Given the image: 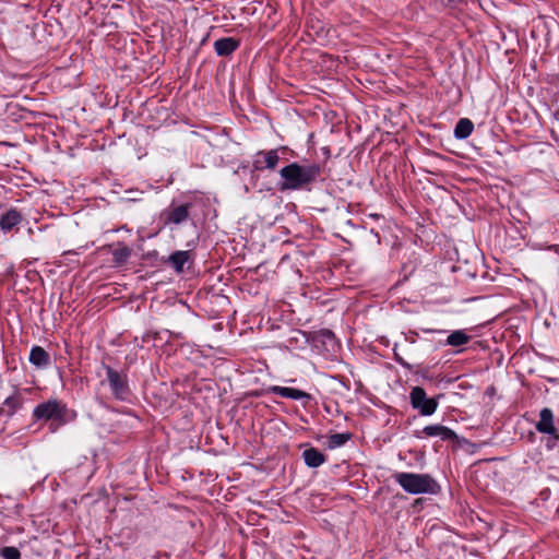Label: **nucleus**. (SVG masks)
<instances>
[{"instance_id":"obj_7","label":"nucleus","mask_w":559,"mask_h":559,"mask_svg":"<svg viewBox=\"0 0 559 559\" xmlns=\"http://www.w3.org/2000/svg\"><path fill=\"white\" fill-rule=\"evenodd\" d=\"M278 162V150L259 151L253 156L252 168L257 171L274 170Z\"/></svg>"},{"instance_id":"obj_16","label":"nucleus","mask_w":559,"mask_h":559,"mask_svg":"<svg viewBox=\"0 0 559 559\" xmlns=\"http://www.w3.org/2000/svg\"><path fill=\"white\" fill-rule=\"evenodd\" d=\"M305 464L308 467H319L325 462V455L316 448L307 449L302 452Z\"/></svg>"},{"instance_id":"obj_5","label":"nucleus","mask_w":559,"mask_h":559,"mask_svg":"<svg viewBox=\"0 0 559 559\" xmlns=\"http://www.w3.org/2000/svg\"><path fill=\"white\" fill-rule=\"evenodd\" d=\"M112 396L118 401H128L131 394L127 376L110 366H104Z\"/></svg>"},{"instance_id":"obj_21","label":"nucleus","mask_w":559,"mask_h":559,"mask_svg":"<svg viewBox=\"0 0 559 559\" xmlns=\"http://www.w3.org/2000/svg\"><path fill=\"white\" fill-rule=\"evenodd\" d=\"M350 438L352 435L349 432L333 433L329 437L328 445L330 449H336L344 445Z\"/></svg>"},{"instance_id":"obj_20","label":"nucleus","mask_w":559,"mask_h":559,"mask_svg":"<svg viewBox=\"0 0 559 559\" xmlns=\"http://www.w3.org/2000/svg\"><path fill=\"white\" fill-rule=\"evenodd\" d=\"M130 255L131 249L123 243H118V247L112 250L114 262L120 265L126 263Z\"/></svg>"},{"instance_id":"obj_13","label":"nucleus","mask_w":559,"mask_h":559,"mask_svg":"<svg viewBox=\"0 0 559 559\" xmlns=\"http://www.w3.org/2000/svg\"><path fill=\"white\" fill-rule=\"evenodd\" d=\"M427 437H440L442 440L456 441L457 435L449 427L442 425H429L423 429Z\"/></svg>"},{"instance_id":"obj_12","label":"nucleus","mask_w":559,"mask_h":559,"mask_svg":"<svg viewBox=\"0 0 559 559\" xmlns=\"http://www.w3.org/2000/svg\"><path fill=\"white\" fill-rule=\"evenodd\" d=\"M29 362L38 369H46L51 365L50 355L41 346L35 345L29 352Z\"/></svg>"},{"instance_id":"obj_25","label":"nucleus","mask_w":559,"mask_h":559,"mask_svg":"<svg viewBox=\"0 0 559 559\" xmlns=\"http://www.w3.org/2000/svg\"><path fill=\"white\" fill-rule=\"evenodd\" d=\"M177 313L189 316L190 307L186 301L177 299Z\"/></svg>"},{"instance_id":"obj_18","label":"nucleus","mask_w":559,"mask_h":559,"mask_svg":"<svg viewBox=\"0 0 559 559\" xmlns=\"http://www.w3.org/2000/svg\"><path fill=\"white\" fill-rule=\"evenodd\" d=\"M471 341V336L464 330H455L451 332L444 344L452 347H460L467 344Z\"/></svg>"},{"instance_id":"obj_2","label":"nucleus","mask_w":559,"mask_h":559,"mask_svg":"<svg viewBox=\"0 0 559 559\" xmlns=\"http://www.w3.org/2000/svg\"><path fill=\"white\" fill-rule=\"evenodd\" d=\"M321 173L318 163H297L294 162L280 170L283 179L281 190H301L313 183Z\"/></svg>"},{"instance_id":"obj_23","label":"nucleus","mask_w":559,"mask_h":559,"mask_svg":"<svg viewBox=\"0 0 559 559\" xmlns=\"http://www.w3.org/2000/svg\"><path fill=\"white\" fill-rule=\"evenodd\" d=\"M160 221L164 225L175 223V200H173L169 206L160 214Z\"/></svg>"},{"instance_id":"obj_28","label":"nucleus","mask_w":559,"mask_h":559,"mask_svg":"<svg viewBox=\"0 0 559 559\" xmlns=\"http://www.w3.org/2000/svg\"><path fill=\"white\" fill-rule=\"evenodd\" d=\"M424 333H445L444 330L421 329Z\"/></svg>"},{"instance_id":"obj_19","label":"nucleus","mask_w":559,"mask_h":559,"mask_svg":"<svg viewBox=\"0 0 559 559\" xmlns=\"http://www.w3.org/2000/svg\"><path fill=\"white\" fill-rule=\"evenodd\" d=\"M318 340L326 347L328 350L335 352L338 347L334 333L328 329L319 331Z\"/></svg>"},{"instance_id":"obj_6","label":"nucleus","mask_w":559,"mask_h":559,"mask_svg":"<svg viewBox=\"0 0 559 559\" xmlns=\"http://www.w3.org/2000/svg\"><path fill=\"white\" fill-rule=\"evenodd\" d=\"M409 403L421 416L433 415L439 406V401L436 397H428L421 386H414L411 390Z\"/></svg>"},{"instance_id":"obj_8","label":"nucleus","mask_w":559,"mask_h":559,"mask_svg":"<svg viewBox=\"0 0 559 559\" xmlns=\"http://www.w3.org/2000/svg\"><path fill=\"white\" fill-rule=\"evenodd\" d=\"M535 428L538 432L552 436L555 440H559V431L555 427L554 413L550 408L545 407L539 412V420L536 423Z\"/></svg>"},{"instance_id":"obj_9","label":"nucleus","mask_w":559,"mask_h":559,"mask_svg":"<svg viewBox=\"0 0 559 559\" xmlns=\"http://www.w3.org/2000/svg\"><path fill=\"white\" fill-rule=\"evenodd\" d=\"M24 221V216L15 207H11L0 215V229L4 233L17 231L20 224Z\"/></svg>"},{"instance_id":"obj_17","label":"nucleus","mask_w":559,"mask_h":559,"mask_svg":"<svg viewBox=\"0 0 559 559\" xmlns=\"http://www.w3.org/2000/svg\"><path fill=\"white\" fill-rule=\"evenodd\" d=\"M474 130V123L468 118H461L454 128L453 134L457 140H464L468 138Z\"/></svg>"},{"instance_id":"obj_4","label":"nucleus","mask_w":559,"mask_h":559,"mask_svg":"<svg viewBox=\"0 0 559 559\" xmlns=\"http://www.w3.org/2000/svg\"><path fill=\"white\" fill-rule=\"evenodd\" d=\"M68 414L69 409L67 405L57 399L43 402L33 411V417L36 420H51L58 425H64L68 423Z\"/></svg>"},{"instance_id":"obj_3","label":"nucleus","mask_w":559,"mask_h":559,"mask_svg":"<svg viewBox=\"0 0 559 559\" xmlns=\"http://www.w3.org/2000/svg\"><path fill=\"white\" fill-rule=\"evenodd\" d=\"M393 478L404 491L411 495H436L440 491V485L429 474L400 472L395 473Z\"/></svg>"},{"instance_id":"obj_29","label":"nucleus","mask_w":559,"mask_h":559,"mask_svg":"<svg viewBox=\"0 0 559 559\" xmlns=\"http://www.w3.org/2000/svg\"><path fill=\"white\" fill-rule=\"evenodd\" d=\"M168 261L169 263H171L173 265H175V261H176V258H175V252L170 253L169 257H168Z\"/></svg>"},{"instance_id":"obj_10","label":"nucleus","mask_w":559,"mask_h":559,"mask_svg":"<svg viewBox=\"0 0 559 559\" xmlns=\"http://www.w3.org/2000/svg\"><path fill=\"white\" fill-rule=\"evenodd\" d=\"M187 250H177V274L187 272L194 276L195 247H187Z\"/></svg>"},{"instance_id":"obj_30","label":"nucleus","mask_w":559,"mask_h":559,"mask_svg":"<svg viewBox=\"0 0 559 559\" xmlns=\"http://www.w3.org/2000/svg\"><path fill=\"white\" fill-rule=\"evenodd\" d=\"M407 341H409L411 343H415V337H406Z\"/></svg>"},{"instance_id":"obj_14","label":"nucleus","mask_w":559,"mask_h":559,"mask_svg":"<svg viewBox=\"0 0 559 559\" xmlns=\"http://www.w3.org/2000/svg\"><path fill=\"white\" fill-rule=\"evenodd\" d=\"M239 47V40L234 37H223L214 41V50L217 56L227 57Z\"/></svg>"},{"instance_id":"obj_27","label":"nucleus","mask_w":559,"mask_h":559,"mask_svg":"<svg viewBox=\"0 0 559 559\" xmlns=\"http://www.w3.org/2000/svg\"><path fill=\"white\" fill-rule=\"evenodd\" d=\"M558 441H559V440H555V439L552 438V436H549V438H548V440H547V443H546L547 449H549V450L554 449V448L556 447V444H557V442H558Z\"/></svg>"},{"instance_id":"obj_26","label":"nucleus","mask_w":559,"mask_h":559,"mask_svg":"<svg viewBox=\"0 0 559 559\" xmlns=\"http://www.w3.org/2000/svg\"><path fill=\"white\" fill-rule=\"evenodd\" d=\"M177 235L180 236V238L185 239V245L187 246V241L189 240V231L187 228H183L182 231L177 229Z\"/></svg>"},{"instance_id":"obj_22","label":"nucleus","mask_w":559,"mask_h":559,"mask_svg":"<svg viewBox=\"0 0 559 559\" xmlns=\"http://www.w3.org/2000/svg\"><path fill=\"white\" fill-rule=\"evenodd\" d=\"M0 557L2 559H21V552L16 547L4 546L0 548Z\"/></svg>"},{"instance_id":"obj_24","label":"nucleus","mask_w":559,"mask_h":559,"mask_svg":"<svg viewBox=\"0 0 559 559\" xmlns=\"http://www.w3.org/2000/svg\"><path fill=\"white\" fill-rule=\"evenodd\" d=\"M393 353H394V360H395L400 366H402L403 368H405V369H407V370H409V371H412V372H416V373L418 372V371H416V370L414 369V368H415V366H414V365H412V364L407 362V361H406V360H405V359H404V358H403V357L397 353V350H396V346L393 348Z\"/></svg>"},{"instance_id":"obj_11","label":"nucleus","mask_w":559,"mask_h":559,"mask_svg":"<svg viewBox=\"0 0 559 559\" xmlns=\"http://www.w3.org/2000/svg\"><path fill=\"white\" fill-rule=\"evenodd\" d=\"M269 391L273 394L295 401L305 400L306 402H309L312 399L309 393L295 388L273 385L269 388Z\"/></svg>"},{"instance_id":"obj_15","label":"nucleus","mask_w":559,"mask_h":559,"mask_svg":"<svg viewBox=\"0 0 559 559\" xmlns=\"http://www.w3.org/2000/svg\"><path fill=\"white\" fill-rule=\"evenodd\" d=\"M22 405L23 396L16 392L4 400L2 407H0V416L11 417L22 407Z\"/></svg>"},{"instance_id":"obj_1","label":"nucleus","mask_w":559,"mask_h":559,"mask_svg":"<svg viewBox=\"0 0 559 559\" xmlns=\"http://www.w3.org/2000/svg\"><path fill=\"white\" fill-rule=\"evenodd\" d=\"M204 202L198 195L182 197L177 203V229L182 231L187 228L189 231V240L187 247H197L200 239V233L197 221L200 218Z\"/></svg>"}]
</instances>
